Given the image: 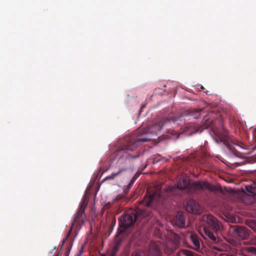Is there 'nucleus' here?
Segmentation results:
<instances>
[{
  "label": "nucleus",
  "instance_id": "1",
  "mask_svg": "<svg viewBox=\"0 0 256 256\" xmlns=\"http://www.w3.org/2000/svg\"><path fill=\"white\" fill-rule=\"evenodd\" d=\"M168 122H170V120L164 118L150 126L144 132H141L140 130H138L134 136L126 138L122 144L121 148L118 150V154H120L122 152L126 153V151L134 150L138 147L142 142L150 141L154 139L149 135L158 134V133L161 130L162 126Z\"/></svg>",
  "mask_w": 256,
  "mask_h": 256
},
{
  "label": "nucleus",
  "instance_id": "2",
  "mask_svg": "<svg viewBox=\"0 0 256 256\" xmlns=\"http://www.w3.org/2000/svg\"><path fill=\"white\" fill-rule=\"evenodd\" d=\"M150 216V212L146 210L138 208L131 214H126L120 217L118 235L122 233L126 228L132 226L135 222H140L142 218Z\"/></svg>",
  "mask_w": 256,
  "mask_h": 256
},
{
  "label": "nucleus",
  "instance_id": "3",
  "mask_svg": "<svg viewBox=\"0 0 256 256\" xmlns=\"http://www.w3.org/2000/svg\"><path fill=\"white\" fill-rule=\"evenodd\" d=\"M206 220L208 224L214 232L209 228H204V233L202 234V236L204 239H208L212 243H217L220 240L217 232L220 230L221 225L218 220L212 215H207Z\"/></svg>",
  "mask_w": 256,
  "mask_h": 256
},
{
  "label": "nucleus",
  "instance_id": "4",
  "mask_svg": "<svg viewBox=\"0 0 256 256\" xmlns=\"http://www.w3.org/2000/svg\"><path fill=\"white\" fill-rule=\"evenodd\" d=\"M214 132L216 136V142H222L234 155L239 156V152L237 148L240 146L236 141L233 140L224 131L222 132L214 131Z\"/></svg>",
  "mask_w": 256,
  "mask_h": 256
},
{
  "label": "nucleus",
  "instance_id": "5",
  "mask_svg": "<svg viewBox=\"0 0 256 256\" xmlns=\"http://www.w3.org/2000/svg\"><path fill=\"white\" fill-rule=\"evenodd\" d=\"M87 206V202L83 200L80 204V206L75 214L74 220L70 230L68 232L66 238H68L70 234L73 227H76L77 229L80 230L81 226L84 223V217L85 216V208Z\"/></svg>",
  "mask_w": 256,
  "mask_h": 256
},
{
  "label": "nucleus",
  "instance_id": "6",
  "mask_svg": "<svg viewBox=\"0 0 256 256\" xmlns=\"http://www.w3.org/2000/svg\"><path fill=\"white\" fill-rule=\"evenodd\" d=\"M163 198L160 190L152 188L147 190L144 198L141 203L149 206L153 202L156 201L159 202Z\"/></svg>",
  "mask_w": 256,
  "mask_h": 256
},
{
  "label": "nucleus",
  "instance_id": "7",
  "mask_svg": "<svg viewBox=\"0 0 256 256\" xmlns=\"http://www.w3.org/2000/svg\"><path fill=\"white\" fill-rule=\"evenodd\" d=\"M190 180L184 177L178 180L176 186H170L166 189V192L168 194L176 196L178 194V191L186 188L190 186Z\"/></svg>",
  "mask_w": 256,
  "mask_h": 256
},
{
  "label": "nucleus",
  "instance_id": "8",
  "mask_svg": "<svg viewBox=\"0 0 256 256\" xmlns=\"http://www.w3.org/2000/svg\"><path fill=\"white\" fill-rule=\"evenodd\" d=\"M233 234L241 240L246 239L249 236V230L244 226H235L232 227Z\"/></svg>",
  "mask_w": 256,
  "mask_h": 256
},
{
  "label": "nucleus",
  "instance_id": "9",
  "mask_svg": "<svg viewBox=\"0 0 256 256\" xmlns=\"http://www.w3.org/2000/svg\"><path fill=\"white\" fill-rule=\"evenodd\" d=\"M191 188L196 190H208L213 192L216 190L215 187L207 181H197L192 183Z\"/></svg>",
  "mask_w": 256,
  "mask_h": 256
},
{
  "label": "nucleus",
  "instance_id": "10",
  "mask_svg": "<svg viewBox=\"0 0 256 256\" xmlns=\"http://www.w3.org/2000/svg\"><path fill=\"white\" fill-rule=\"evenodd\" d=\"M186 210L189 212L194 214L200 213L199 204L194 200H189L186 202Z\"/></svg>",
  "mask_w": 256,
  "mask_h": 256
},
{
  "label": "nucleus",
  "instance_id": "11",
  "mask_svg": "<svg viewBox=\"0 0 256 256\" xmlns=\"http://www.w3.org/2000/svg\"><path fill=\"white\" fill-rule=\"evenodd\" d=\"M175 224L180 228H185L186 226V218L182 212H179L176 214Z\"/></svg>",
  "mask_w": 256,
  "mask_h": 256
},
{
  "label": "nucleus",
  "instance_id": "12",
  "mask_svg": "<svg viewBox=\"0 0 256 256\" xmlns=\"http://www.w3.org/2000/svg\"><path fill=\"white\" fill-rule=\"evenodd\" d=\"M148 256H162V254L156 246L152 245L148 248Z\"/></svg>",
  "mask_w": 256,
  "mask_h": 256
},
{
  "label": "nucleus",
  "instance_id": "13",
  "mask_svg": "<svg viewBox=\"0 0 256 256\" xmlns=\"http://www.w3.org/2000/svg\"><path fill=\"white\" fill-rule=\"evenodd\" d=\"M213 127V122L212 120L209 121V120H206L204 122V126H199L196 128V130H194V133L196 132H202L204 128H208Z\"/></svg>",
  "mask_w": 256,
  "mask_h": 256
},
{
  "label": "nucleus",
  "instance_id": "14",
  "mask_svg": "<svg viewBox=\"0 0 256 256\" xmlns=\"http://www.w3.org/2000/svg\"><path fill=\"white\" fill-rule=\"evenodd\" d=\"M190 239L194 244L192 248L196 250H199L200 248V239L198 236L195 234H191Z\"/></svg>",
  "mask_w": 256,
  "mask_h": 256
},
{
  "label": "nucleus",
  "instance_id": "15",
  "mask_svg": "<svg viewBox=\"0 0 256 256\" xmlns=\"http://www.w3.org/2000/svg\"><path fill=\"white\" fill-rule=\"evenodd\" d=\"M247 192L252 195H256V183L246 186Z\"/></svg>",
  "mask_w": 256,
  "mask_h": 256
},
{
  "label": "nucleus",
  "instance_id": "16",
  "mask_svg": "<svg viewBox=\"0 0 256 256\" xmlns=\"http://www.w3.org/2000/svg\"><path fill=\"white\" fill-rule=\"evenodd\" d=\"M180 255L184 256H196V254L190 250H182L180 251Z\"/></svg>",
  "mask_w": 256,
  "mask_h": 256
},
{
  "label": "nucleus",
  "instance_id": "17",
  "mask_svg": "<svg viewBox=\"0 0 256 256\" xmlns=\"http://www.w3.org/2000/svg\"><path fill=\"white\" fill-rule=\"evenodd\" d=\"M121 242L120 241H117L113 246L112 248V256H114L117 253L120 246Z\"/></svg>",
  "mask_w": 256,
  "mask_h": 256
},
{
  "label": "nucleus",
  "instance_id": "18",
  "mask_svg": "<svg viewBox=\"0 0 256 256\" xmlns=\"http://www.w3.org/2000/svg\"><path fill=\"white\" fill-rule=\"evenodd\" d=\"M200 112H201L200 109H199V110L194 109V110H191L189 114H190V116L194 117V118H199V116L200 114Z\"/></svg>",
  "mask_w": 256,
  "mask_h": 256
},
{
  "label": "nucleus",
  "instance_id": "19",
  "mask_svg": "<svg viewBox=\"0 0 256 256\" xmlns=\"http://www.w3.org/2000/svg\"><path fill=\"white\" fill-rule=\"evenodd\" d=\"M126 168H121L120 170L116 172H112L110 176L106 177L107 179H112L114 178L117 176H118L122 172L126 171Z\"/></svg>",
  "mask_w": 256,
  "mask_h": 256
},
{
  "label": "nucleus",
  "instance_id": "20",
  "mask_svg": "<svg viewBox=\"0 0 256 256\" xmlns=\"http://www.w3.org/2000/svg\"><path fill=\"white\" fill-rule=\"evenodd\" d=\"M244 250L249 253L256 254V248L252 246L246 247L244 248Z\"/></svg>",
  "mask_w": 256,
  "mask_h": 256
},
{
  "label": "nucleus",
  "instance_id": "21",
  "mask_svg": "<svg viewBox=\"0 0 256 256\" xmlns=\"http://www.w3.org/2000/svg\"><path fill=\"white\" fill-rule=\"evenodd\" d=\"M139 156V154H137V155H136V156H132V154H128L126 156V159H128L130 160V158H138Z\"/></svg>",
  "mask_w": 256,
  "mask_h": 256
},
{
  "label": "nucleus",
  "instance_id": "22",
  "mask_svg": "<svg viewBox=\"0 0 256 256\" xmlns=\"http://www.w3.org/2000/svg\"><path fill=\"white\" fill-rule=\"evenodd\" d=\"M130 256H142V254L140 252L136 251L134 252H132Z\"/></svg>",
  "mask_w": 256,
  "mask_h": 256
},
{
  "label": "nucleus",
  "instance_id": "23",
  "mask_svg": "<svg viewBox=\"0 0 256 256\" xmlns=\"http://www.w3.org/2000/svg\"><path fill=\"white\" fill-rule=\"evenodd\" d=\"M136 180V178L134 177H133L132 180H130V183L128 184V186H129V188H132V184H134V181Z\"/></svg>",
  "mask_w": 256,
  "mask_h": 256
},
{
  "label": "nucleus",
  "instance_id": "24",
  "mask_svg": "<svg viewBox=\"0 0 256 256\" xmlns=\"http://www.w3.org/2000/svg\"><path fill=\"white\" fill-rule=\"evenodd\" d=\"M250 227H251L256 232V222H253L252 225L250 226Z\"/></svg>",
  "mask_w": 256,
  "mask_h": 256
},
{
  "label": "nucleus",
  "instance_id": "25",
  "mask_svg": "<svg viewBox=\"0 0 256 256\" xmlns=\"http://www.w3.org/2000/svg\"><path fill=\"white\" fill-rule=\"evenodd\" d=\"M131 188H129V186H127L126 188H124V192L125 194H127Z\"/></svg>",
  "mask_w": 256,
  "mask_h": 256
},
{
  "label": "nucleus",
  "instance_id": "26",
  "mask_svg": "<svg viewBox=\"0 0 256 256\" xmlns=\"http://www.w3.org/2000/svg\"><path fill=\"white\" fill-rule=\"evenodd\" d=\"M250 242L252 244L256 246V236L252 238Z\"/></svg>",
  "mask_w": 256,
  "mask_h": 256
},
{
  "label": "nucleus",
  "instance_id": "27",
  "mask_svg": "<svg viewBox=\"0 0 256 256\" xmlns=\"http://www.w3.org/2000/svg\"><path fill=\"white\" fill-rule=\"evenodd\" d=\"M175 248H170V252L168 251V247H166V252L170 254V253H171L173 250H175Z\"/></svg>",
  "mask_w": 256,
  "mask_h": 256
},
{
  "label": "nucleus",
  "instance_id": "28",
  "mask_svg": "<svg viewBox=\"0 0 256 256\" xmlns=\"http://www.w3.org/2000/svg\"><path fill=\"white\" fill-rule=\"evenodd\" d=\"M111 206H112L110 202H108L104 206V207L106 208H110V207H111Z\"/></svg>",
  "mask_w": 256,
  "mask_h": 256
},
{
  "label": "nucleus",
  "instance_id": "29",
  "mask_svg": "<svg viewBox=\"0 0 256 256\" xmlns=\"http://www.w3.org/2000/svg\"><path fill=\"white\" fill-rule=\"evenodd\" d=\"M123 160V158H120L118 160V164H120L122 162Z\"/></svg>",
  "mask_w": 256,
  "mask_h": 256
},
{
  "label": "nucleus",
  "instance_id": "30",
  "mask_svg": "<svg viewBox=\"0 0 256 256\" xmlns=\"http://www.w3.org/2000/svg\"><path fill=\"white\" fill-rule=\"evenodd\" d=\"M200 88H201L202 89H204V88L203 87V86H200Z\"/></svg>",
  "mask_w": 256,
  "mask_h": 256
},
{
  "label": "nucleus",
  "instance_id": "31",
  "mask_svg": "<svg viewBox=\"0 0 256 256\" xmlns=\"http://www.w3.org/2000/svg\"><path fill=\"white\" fill-rule=\"evenodd\" d=\"M216 249H217L218 250H219V251H220V248H216Z\"/></svg>",
  "mask_w": 256,
  "mask_h": 256
},
{
  "label": "nucleus",
  "instance_id": "32",
  "mask_svg": "<svg viewBox=\"0 0 256 256\" xmlns=\"http://www.w3.org/2000/svg\"><path fill=\"white\" fill-rule=\"evenodd\" d=\"M178 135H176V138H178Z\"/></svg>",
  "mask_w": 256,
  "mask_h": 256
},
{
  "label": "nucleus",
  "instance_id": "33",
  "mask_svg": "<svg viewBox=\"0 0 256 256\" xmlns=\"http://www.w3.org/2000/svg\"><path fill=\"white\" fill-rule=\"evenodd\" d=\"M144 107V106H142L141 108H142Z\"/></svg>",
  "mask_w": 256,
  "mask_h": 256
},
{
  "label": "nucleus",
  "instance_id": "34",
  "mask_svg": "<svg viewBox=\"0 0 256 256\" xmlns=\"http://www.w3.org/2000/svg\"><path fill=\"white\" fill-rule=\"evenodd\" d=\"M56 256H58V254Z\"/></svg>",
  "mask_w": 256,
  "mask_h": 256
}]
</instances>
